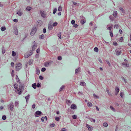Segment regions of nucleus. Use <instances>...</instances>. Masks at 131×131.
<instances>
[{
	"mask_svg": "<svg viewBox=\"0 0 131 131\" xmlns=\"http://www.w3.org/2000/svg\"><path fill=\"white\" fill-rule=\"evenodd\" d=\"M24 88V86L23 84H21L19 86V88L15 90V92L19 95L21 94Z\"/></svg>",
	"mask_w": 131,
	"mask_h": 131,
	"instance_id": "nucleus-1",
	"label": "nucleus"
},
{
	"mask_svg": "<svg viewBox=\"0 0 131 131\" xmlns=\"http://www.w3.org/2000/svg\"><path fill=\"white\" fill-rule=\"evenodd\" d=\"M33 52L32 50H30L27 52L24 55V57L25 58H27L29 56L31 55Z\"/></svg>",
	"mask_w": 131,
	"mask_h": 131,
	"instance_id": "nucleus-2",
	"label": "nucleus"
},
{
	"mask_svg": "<svg viewBox=\"0 0 131 131\" xmlns=\"http://www.w3.org/2000/svg\"><path fill=\"white\" fill-rule=\"evenodd\" d=\"M22 67V65L20 63H17L16 65V70L17 71L19 70Z\"/></svg>",
	"mask_w": 131,
	"mask_h": 131,
	"instance_id": "nucleus-3",
	"label": "nucleus"
},
{
	"mask_svg": "<svg viewBox=\"0 0 131 131\" xmlns=\"http://www.w3.org/2000/svg\"><path fill=\"white\" fill-rule=\"evenodd\" d=\"M8 108L11 111L13 110L14 109V105L13 102H11L10 104L8 106Z\"/></svg>",
	"mask_w": 131,
	"mask_h": 131,
	"instance_id": "nucleus-4",
	"label": "nucleus"
},
{
	"mask_svg": "<svg viewBox=\"0 0 131 131\" xmlns=\"http://www.w3.org/2000/svg\"><path fill=\"white\" fill-rule=\"evenodd\" d=\"M37 29L35 27H33L32 29L30 32V35L31 36H33L36 32Z\"/></svg>",
	"mask_w": 131,
	"mask_h": 131,
	"instance_id": "nucleus-5",
	"label": "nucleus"
},
{
	"mask_svg": "<svg viewBox=\"0 0 131 131\" xmlns=\"http://www.w3.org/2000/svg\"><path fill=\"white\" fill-rule=\"evenodd\" d=\"M52 62V61H49L48 62H46L45 63L44 66L45 67H48L51 65Z\"/></svg>",
	"mask_w": 131,
	"mask_h": 131,
	"instance_id": "nucleus-6",
	"label": "nucleus"
},
{
	"mask_svg": "<svg viewBox=\"0 0 131 131\" xmlns=\"http://www.w3.org/2000/svg\"><path fill=\"white\" fill-rule=\"evenodd\" d=\"M43 114L39 111H37L35 113V116L36 117L39 116L40 115H42Z\"/></svg>",
	"mask_w": 131,
	"mask_h": 131,
	"instance_id": "nucleus-7",
	"label": "nucleus"
},
{
	"mask_svg": "<svg viewBox=\"0 0 131 131\" xmlns=\"http://www.w3.org/2000/svg\"><path fill=\"white\" fill-rule=\"evenodd\" d=\"M121 49L120 48H118L116 50V54L118 56L121 53Z\"/></svg>",
	"mask_w": 131,
	"mask_h": 131,
	"instance_id": "nucleus-8",
	"label": "nucleus"
},
{
	"mask_svg": "<svg viewBox=\"0 0 131 131\" xmlns=\"http://www.w3.org/2000/svg\"><path fill=\"white\" fill-rule=\"evenodd\" d=\"M86 126L89 131H92L93 129V127L92 126L88 124H86Z\"/></svg>",
	"mask_w": 131,
	"mask_h": 131,
	"instance_id": "nucleus-9",
	"label": "nucleus"
},
{
	"mask_svg": "<svg viewBox=\"0 0 131 131\" xmlns=\"http://www.w3.org/2000/svg\"><path fill=\"white\" fill-rule=\"evenodd\" d=\"M124 61L125 62L123 63L122 64V65L126 67H128L129 66V64L127 63V60L125 59L124 60Z\"/></svg>",
	"mask_w": 131,
	"mask_h": 131,
	"instance_id": "nucleus-10",
	"label": "nucleus"
},
{
	"mask_svg": "<svg viewBox=\"0 0 131 131\" xmlns=\"http://www.w3.org/2000/svg\"><path fill=\"white\" fill-rule=\"evenodd\" d=\"M40 13L41 16L45 18L46 17V13L44 11H41L40 12Z\"/></svg>",
	"mask_w": 131,
	"mask_h": 131,
	"instance_id": "nucleus-11",
	"label": "nucleus"
},
{
	"mask_svg": "<svg viewBox=\"0 0 131 131\" xmlns=\"http://www.w3.org/2000/svg\"><path fill=\"white\" fill-rule=\"evenodd\" d=\"M119 88L117 86H116L115 87V95H117L119 92Z\"/></svg>",
	"mask_w": 131,
	"mask_h": 131,
	"instance_id": "nucleus-12",
	"label": "nucleus"
},
{
	"mask_svg": "<svg viewBox=\"0 0 131 131\" xmlns=\"http://www.w3.org/2000/svg\"><path fill=\"white\" fill-rule=\"evenodd\" d=\"M81 72V68L80 67L76 69L75 71V73L76 74H78Z\"/></svg>",
	"mask_w": 131,
	"mask_h": 131,
	"instance_id": "nucleus-13",
	"label": "nucleus"
},
{
	"mask_svg": "<svg viewBox=\"0 0 131 131\" xmlns=\"http://www.w3.org/2000/svg\"><path fill=\"white\" fill-rule=\"evenodd\" d=\"M113 26V25L111 24L107 25V29L108 30H110V31H111V30Z\"/></svg>",
	"mask_w": 131,
	"mask_h": 131,
	"instance_id": "nucleus-14",
	"label": "nucleus"
},
{
	"mask_svg": "<svg viewBox=\"0 0 131 131\" xmlns=\"http://www.w3.org/2000/svg\"><path fill=\"white\" fill-rule=\"evenodd\" d=\"M16 14L19 16H21L23 14L21 10H17Z\"/></svg>",
	"mask_w": 131,
	"mask_h": 131,
	"instance_id": "nucleus-15",
	"label": "nucleus"
},
{
	"mask_svg": "<svg viewBox=\"0 0 131 131\" xmlns=\"http://www.w3.org/2000/svg\"><path fill=\"white\" fill-rule=\"evenodd\" d=\"M71 108L72 109H75L77 108V106L75 104H72L71 106Z\"/></svg>",
	"mask_w": 131,
	"mask_h": 131,
	"instance_id": "nucleus-16",
	"label": "nucleus"
},
{
	"mask_svg": "<svg viewBox=\"0 0 131 131\" xmlns=\"http://www.w3.org/2000/svg\"><path fill=\"white\" fill-rule=\"evenodd\" d=\"M80 85L82 86H85L86 85V84L84 82H80Z\"/></svg>",
	"mask_w": 131,
	"mask_h": 131,
	"instance_id": "nucleus-17",
	"label": "nucleus"
},
{
	"mask_svg": "<svg viewBox=\"0 0 131 131\" xmlns=\"http://www.w3.org/2000/svg\"><path fill=\"white\" fill-rule=\"evenodd\" d=\"M14 88L15 89V90L17 89L18 88V84L17 83H15L14 84Z\"/></svg>",
	"mask_w": 131,
	"mask_h": 131,
	"instance_id": "nucleus-18",
	"label": "nucleus"
},
{
	"mask_svg": "<svg viewBox=\"0 0 131 131\" xmlns=\"http://www.w3.org/2000/svg\"><path fill=\"white\" fill-rule=\"evenodd\" d=\"M16 81L17 82L20 84V82L19 80V79L18 78V76L17 75H16Z\"/></svg>",
	"mask_w": 131,
	"mask_h": 131,
	"instance_id": "nucleus-19",
	"label": "nucleus"
},
{
	"mask_svg": "<svg viewBox=\"0 0 131 131\" xmlns=\"http://www.w3.org/2000/svg\"><path fill=\"white\" fill-rule=\"evenodd\" d=\"M117 13L116 11H114L113 16L115 17H116L117 15Z\"/></svg>",
	"mask_w": 131,
	"mask_h": 131,
	"instance_id": "nucleus-20",
	"label": "nucleus"
},
{
	"mask_svg": "<svg viewBox=\"0 0 131 131\" xmlns=\"http://www.w3.org/2000/svg\"><path fill=\"white\" fill-rule=\"evenodd\" d=\"M65 86L64 85H62V86L60 88L59 91L60 92H61L64 89Z\"/></svg>",
	"mask_w": 131,
	"mask_h": 131,
	"instance_id": "nucleus-21",
	"label": "nucleus"
},
{
	"mask_svg": "<svg viewBox=\"0 0 131 131\" xmlns=\"http://www.w3.org/2000/svg\"><path fill=\"white\" fill-rule=\"evenodd\" d=\"M87 105L89 107H91L92 106V104L91 102H89L88 103Z\"/></svg>",
	"mask_w": 131,
	"mask_h": 131,
	"instance_id": "nucleus-22",
	"label": "nucleus"
},
{
	"mask_svg": "<svg viewBox=\"0 0 131 131\" xmlns=\"http://www.w3.org/2000/svg\"><path fill=\"white\" fill-rule=\"evenodd\" d=\"M119 9L121 10L122 13H125V11L121 7H120L119 8Z\"/></svg>",
	"mask_w": 131,
	"mask_h": 131,
	"instance_id": "nucleus-23",
	"label": "nucleus"
},
{
	"mask_svg": "<svg viewBox=\"0 0 131 131\" xmlns=\"http://www.w3.org/2000/svg\"><path fill=\"white\" fill-rule=\"evenodd\" d=\"M14 33L16 35H17L18 34V29L17 28H15L14 29Z\"/></svg>",
	"mask_w": 131,
	"mask_h": 131,
	"instance_id": "nucleus-24",
	"label": "nucleus"
},
{
	"mask_svg": "<svg viewBox=\"0 0 131 131\" xmlns=\"http://www.w3.org/2000/svg\"><path fill=\"white\" fill-rule=\"evenodd\" d=\"M85 22H86V20L84 19H81L80 21V22L82 24H83L84 23H85Z\"/></svg>",
	"mask_w": 131,
	"mask_h": 131,
	"instance_id": "nucleus-25",
	"label": "nucleus"
},
{
	"mask_svg": "<svg viewBox=\"0 0 131 131\" xmlns=\"http://www.w3.org/2000/svg\"><path fill=\"white\" fill-rule=\"evenodd\" d=\"M31 7L28 6L27 7L26 9V10L27 11H29L31 9Z\"/></svg>",
	"mask_w": 131,
	"mask_h": 131,
	"instance_id": "nucleus-26",
	"label": "nucleus"
},
{
	"mask_svg": "<svg viewBox=\"0 0 131 131\" xmlns=\"http://www.w3.org/2000/svg\"><path fill=\"white\" fill-rule=\"evenodd\" d=\"M109 18L110 19L112 20V21H113V20H114V18L113 17L112 15H110L109 16Z\"/></svg>",
	"mask_w": 131,
	"mask_h": 131,
	"instance_id": "nucleus-27",
	"label": "nucleus"
},
{
	"mask_svg": "<svg viewBox=\"0 0 131 131\" xmlns=\"http://www.w3.org/2000/svg\"><path fill=\"white\" fill-rule=\"evenodd\" d=\"M32 87L34 89H36V83H34L32 84Z\"/></svg>",
	"mask_w": 131,
	"mask_h": 131,
	"instance_id": "nucleus-28",
	"label": "nucleus"
},
{
	"mask_svg": "<svg viewBox=\"0 0 131 131\" xmlns=\"http://www.w3.org/2000/svg\"><path fill=\"white\" fill-rule=\"evenodd\" d=\"M30 95H28L27 96H26L25 98L27 102H28V101L29 99V98Z\"/></svg>",
	"mask_w": 131,
	"mask_h": 131,
	"instance_id": "nucleus-29",
	"label": "nucleus"
},
{
	"mask_svg": "<svg viewBox=\"0 0 131 131\" xmlns=\"http://www.w3.org/2000/svg\"><path fill=\"white\" fill-rule=\"evenodd\" d=\"M19 104V102L18 101H16L15 103V106L17 107Z\"/></svg>",
	"mask_w": 131,
	"mask_h": 131,
	"instance_id": "nucleus-30",
	"label": "nucleus"
},
{
	"mask_svg": "<svg viewBox=\"0 0 131 131\" xmlns=\"http://www.w3.org/2000/svg\"><path fill=\"white\" fill-rule=\"evenodd\" d=\"M33 62V60L32 59H30L28 62V63L29 65H31Z\"/></svg>",
	"mask_w": 131,
	"mask_h": 131,
	"instance_id": "nucleus-31",
	"label": "nucleus"
},
{
	"mask_svg": "<svg viewBox=\"0 0 131 131\" xmlns=\"http://www.w3.org/2000/svg\"><path fill=\"white\" fill-rule=\"evenodd\" d=\"M53 25H49L48 26V29L49 30H51L53 28Z\"/></svg>",
	"mask_w": 131,
	"mask_h": 131,
	"instance_id": "nucleus-32",
	"label": "nucleus"
},
{
	"mask_svg": "<svg viewBox=\"0 0 131 131\" xmlns=\"http://www.w3.org/2000/svg\"><path fill=\"white\" fill-rule=\"evenodd\" d=\"M61 32H59L58 34V36L61 39Z\"/></svg>",
	"mask_w": 131,
	"mask_h": 131,
	"instance_id": "nucleus-33",
	"label": "nucleus"
},
{
	"mask_svg": "<svg viewBox=\"0 0 131 131\" xmlns=\"http://www.w3.org/2000/svg\"><path fill=\"white\" fill-rule=\"evenodd\" d=\"M37 46L35 45H34L32 47V50L33 51H34L35 49L36 48Z\"/></svg>",
	"mask_w": 131,
	"mask_h": 131,
	"instance_id": "nucleus-34",
	"label": "nucleus"
},
{
	"mask_svg": "<svg viewBox=\"0 0 131 131\" xmlns=\"http://www.w3.org/2000/svg\"><path fill=\"white\" fill-rule=\"evenodd\" d=\"M110 108L114 112H115V108L112 106H110Z\"/></svg>",
	"mask_w": 131,
	"mask_h": 131,
	"instance_id": "nucleus-35",
	"label": "nucleus"
},
{
	"mask_svg": "<svg viewBox=\"0 0 131 131\" xmlns=\"http://www.w3.org/2000/svg\"><path fill=\"white\" fill-rule=\"evenodd\" d=\"M93 96L94 98L96 99H99V97L96 95L95 94H94Z\"/></svg>",
	"mask_w": 131,
	"mask_h": 131,
	"instance_id": "nucleus-36",
	"label": "nucleus"
},
{
	"mask_svg": "<svg viewBox=\"0 0 131 131\" xmlns=\"http://www.w3.org/2000/svg\"><path fill=\"white\" fill-rule=\"evenodd\" d=\"M94 51L96 52H97L98 51V49L97 48V47H95L94 49Z\"/></svg>",
	"mask_w": 131,
	"mask_h": 131,
	"instance_id": "nucleus-37",
	"label": "nucleus"
},
{
	"mask_svg": "<svg viewBox=\"0 0 131 131\" xmlns=\"http://www.w3.org/2000/svg\"><path fill=\"white\" fill-rule=\"evenodd\" d=\"M62 10V7L61 6H59L58 8V10L59 11H61Z\"/></svg>",
	"mask_w": 131,
	"mask_h": 131,
	"instance_id": "nucleus-38",
	"label": "nucleus"
},
{
	"mask_svg": "<svg viewBox=\"0 0 131 131\" xmlns=\"http://www.w3.org/2000/svg\"><path fill=\"white\" fill-rule=\"evenodd\" d=\"M16 55V53L14 51H12V55L13 56H14Z\"/></svg>",
	"mask_w": 131,
	"mask_h": 131,
	"instance_id": "nucleus-39",
	"label": "nucleus"
},
{
	"mask_svg": "<svg viewBox=\"0 0 131 131\" xmlns=\"http://www.w3.org/2000/svg\"><path fill=\"white\" fill-rule=\"evenodd\" d=\"M106 91L109 95H111V94L110 93L108 89H106Z\"/></svg>",
	"mask_w": 131,
	"mask_h": 131,
	"instance_id": "nucleus-40",
	"label": "nucleus"
},
{
	"mask_svg": "<svg viewBox=\"0 0 131 131\" xmlns=\"http://www.w3.org/2000/svg\"><path fill=\"white\" fill-rule=\"evenodd\" d=\"M103 126L105 127H106L108 126V124L106 123H104L103 124Z\"/></svg>",
	"mask_w": 131,
	"mask_h": 131,
	"instance_id": "nucleus-41",
	"label": "nucleus"
},
{
	"mask_svg": "<svg viewBox=\"0 0 131 131\" xmlns=\"http://www.w3.org/2000/svg\"><path fill=\"white\" fill-rule=\"evenodd\" d=\"M2 31H3L6 30V28L5 27H2L1 28Z\"/></svg>",
	"mask_w": 131,
	"mask_h": 131,
	"instance_id": "nucleus-42",
	"label": "nucleus"
},
{
	"mask_svg": "<svg viewBox=\"0 0 131 131\" xmlns=\"http://www.w3.org/2000/svg\"><path fill=\"white\" fill-rule=\"evenodd\" d=\"M60 119V118L59 117H56L55 118V120L58 121H59Z\"/></svg>",
	"mask_w": 131,
	"mask_h": 131,
	"instance_id": "nucleus-43",
	"label": "nucleus"
},
{
	"mask_svg": "<svg viewBox=\"0 0 131 131\" xmlns=\"http://www.w3.org/2000/svg\"><path fill=\"white\" fill-rule=\"evenodd\" d=\"M44 37V35L42 34L39 36V38L40 39H42Z\"/></svg>",
	"mask_w": 131,
	"mask_h": 131,
	"instance_id": "nucleus-44",
	"label": "nucleus"
},
{
	"mask_svg": "<svg viewBox=\"0 0 131 131\" xmlns=\"http://www.w3.org/2000/svg\"><path fill=\"white\" fill-rule=\"evenodd\" d=\"M57 10V9L56 8H55L54 9L53 11V13L54 14L56 13V12Z\"/></svg>",
	"mask_w": 131,
	"mask_h": 131,
	"instance_id": "nucleus-45",
	"label": "nucleus"
},
{
	"mask_svg": "<svg viewBox=\"0 0 131 131\" xmlns=\"http://www.w3.org/2000/svg\"><path fill=\"white\" fill-rule=\"evenodd\" d=\"M6 116L5 115H3L2 117V119L3 120H5L6 119Z\"/></svg>",
	"mask_w": 131,
	"mask_h": 131,
	"instance_id": "nucleus-46",
	"label": "nucleus"
},
{
	"mask_svg": "<svg viewBox=\"0 0 131 131\" xmlns=\"http://www.w3.org/2000/svg\"><path fill=\"white\" fill-rule=\"evenodd\" d=\"M55 126V125L54 123H52V124H51L50 125V127H54Z\"/></svg>",
	"mask_w": 131,
	"mask_h": 131,
	"instance_id": "nucleus-47",
	"label": "nucleus"
},
{
	"mask_svg": "<svg viewBox=\"0 0 131 131\" xmlns=\"http://www.w3.org/2000/svg\"><path fill=\"white\" fill-rule=\"evenodd\" d=\"M114 28L117 29L118 27V25H115L114 26Z\"/></svg>",
	"mask_w": 131,
	"mask_h": 131,
	"instance_id": "nucleus-48",
	"label": "nucleus"
},
{
	"mask_svg": "<svg viewBox=\"0 0 131 131\" xmlns=\"http://www.w3.org/2000/svg\"><path fill=\"white\" fill-rule=\"evenodd\" d=\"M11 74L12 75V77H13L14 76V70H12V72L11 73Z\"/></svg>",
	"mask_w": 131,
	"mask_h": 131,
	"instance_id": "nucleus-49",
	"label": "nucleus"
},
{
	"mask_svg": "<svg viewBox=\"0 0 131 131\" xmlns=\"http://www.w3.org/2000/svg\"><path fill=\"white\" fill-rule=\"evenodd\" d=\"M58 23L56 22L54 23L52 25L53 26H56L57 25Z\"/></svg>",
	"mask_w": 131,
	"mask_h": 131,
	"instance_id": "nucleus-50",
	"label": "nucleus"
},
{
	"mask_svg": "<svg viewBox=\"0 0 131 131\" xmlns=\"http://www.w3.org/2000/svg\"><path fill=\"white\" fill-rule=\"evenodd\" d=\"M110 36L111 37H112L113 36V32L112 31H110Z\"/></svg>",
	"mask_w": 131,
	"mask_h": 131,
	"instance_id": "nucleus-51",
	"label": "nucleus"
},
{
	"mask_svg": "<svg viewBox=\"0 0 131 131\" xmlns=\"http://www.w3.org/2000/svg\"><path fill=\"white\" fill-rule=\"evenodd\" d=\"M90 120L91 122H95V119L92 118H90Z\"/></svg>",
	"mask_w": 131,
	"mask_h": 131,
	"instance_id": "nucleus-52",
	"label": "nucleus"
},
{
	"mask_svg": "<svg viewBox=\"0 0 131 131\" xmlns=\"http://www.w3.org/2000/svg\"><path fill=\"white\" fill-rule=\"evenodd\" d=\"M72 117L74 119H75L77 118V116L76 115H74L72 116Z\"/></svg>",
	"mask_w": 131,
	"mask_h": 131,
	"instance_id": "nucleus-53",
	"label": "nucleus"
},
{
	"mask_svg": "<svg viewBox=\"0 0 131 131\" xmlns=\"http://www.w3.org/2000/svg\"><path fill=\"white\" fill-rule=\"evenodd\" d=\"M113 44L115 46H116L117 45V43L116 41H114L113 42Z\"/></svg>",
	"mask_w": 131,
	"mask_h": 131,
	"instance_id": "nucleus-54",
	"label": "nucleus"
},
{
	"mask_svg": "<svg viewBox=\"0 0 131 131\" xmlns=\"http://www.w3.org/2000/svg\"><path fill=\"white\" fill-rule=\"evenodd\" d=\"M66 102L67 104L69 103V104H70L72 102L70 101L69 100H67V101Z\"/></svg>",
	"mask_w": 131,
	"mask_h": 131,
	"instance_id": "nucleus-55",
	"label": "nucleus"
},
{
	"mask_svg": "<svg viewBox=\"0 0 131 131\" xmlns=\"http://www.w3.org/2000/svg\"><path fill=\"white\" fill-rule=\"evenodd\" d=\"M58 59L59 60H62V58L61 56H59L58 57Z\"/></svg>",
	"mask_w": 131,
	"mask_h": 131,
	"instance_id": "nucleus-56",
	"label": "nucleus"
},
{
	"mask_svg": "<svg viewBox=\"0 0 131 131\" xmlns=\"http://www.w3.org/2000/svg\"><path fill=\"white\" fill-rule=\"evenodd\" d=\"M75 23V21L74 20H72L71 21V23L72 24H74Z\"/></svg>",
	"mask_w": 131,
	"mask_h": 131,
	"instance_id": "nucleus-57",
	"label": "nucleus"
},
{
	"mask_svg": "<svg viewBox=\"0 0 131 131\" xmlns=\"http://www.w3.org/2000/svg\"><path fill=\"white\" fill-rule=\"evenodd\" d=\"M36 73L37 74H39L40 73V71L39 70H36Z\"/></svg>",
	"mask_w": 131,
	"mask_h": 131,
	"instance_id": "nucleus-58",
	"label": "nucleus"
},
{
	"mask_svg": "<svg viewBox=\"0 0 131 131\" xmlns=\"http://www.w3.org/2000/svg\"><path fill=\"white\" fill-rule=\"evenodd\" d=\"M120 96H121V97H122L123 98V95H124L123 93L122 92H121L120 93Z\"/></svg>",
	"mask_w": 131,
	"mask_h": 131,
	"instance_id": "nucleus-59",
	"label": "nucleus"
},
{
	"mask_svg": "<svg viewBox=\"0 0 131 131\" xmlns=\"http://www.w3.org/2000/svg\"><path fill=\"white\" fill-rule=\"evenodd\" d=\"M107 63L108 64L109 66H111V64H110V62L108 61H106Z\"/></svg>",
	"mask_w": 131,
	"mask_h": 131,
	"instance_id": "nucleus-60",
	"label": "nucleus"
},
{
	"mask_svg": "<svg viewBox=\"0 0 131 131\" xmlns=\"http://www.w3.org/2000/svg\"><path fill=\"white\" fill-rule=\"evenodd\" d=\"M46 70V69L45 68H42L41 69V71L42 72L45 71Z\"/></svg>",
	"mask_w": 131,
	"mask_h": 131,
	"instance_id": "nucleus-61",
	"label": "nucleus"
},
{
	"mask_svg": "<svg viewBox=\"0 0 131 131\" xmlns=\"http://www.w3.org/2000/svg\"><path fill=\"white\" fill-rule=\"evenodd\" d=\"M39 79L41 80H43V77L42 76L40 75L39 77Z\"/></svg>",
	"mask_w": 131,
	"mask_h": 131,
	"instance_id": "nucleus-62",
	"label": "nucleus"
},
{
	"mask_svg": "<svg viewBox=\"0 0 131 131\" xmlns=\"http://www.w3.org/2000/svg\"><path fill=\"white\" fill-rule=\"evenodd\" d=\"M78 26V25L77 24H74L73 25V27L75 28H77Z\"/></svg>",
	"mask_w": 131,
	"mask_h": 131,
	"instance_id": "nucleus-63",
	"label": "nucleus"
},
{
	"mask_svg": "<svg viewBox=\"0 0 131 131\" xmlns=\"http://www.w3.org/2000/svg\"><path fill=\"white\" fill-rule=\"evenodd\" d=\"M36 86H37V87H41V85L39 83H38L37 84V85H36Z\"/></svg>",
	"mask_w": 131,
	"mask_h": 131,
	"instance_id": "nucleus-64",
	"label": "nucleus"
}]
</instances>
